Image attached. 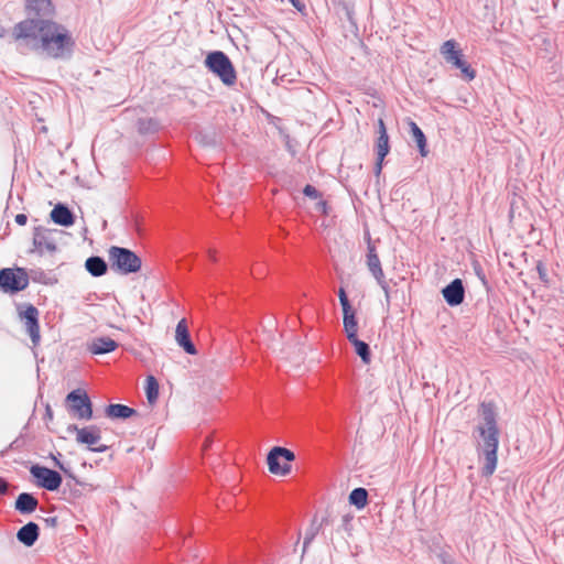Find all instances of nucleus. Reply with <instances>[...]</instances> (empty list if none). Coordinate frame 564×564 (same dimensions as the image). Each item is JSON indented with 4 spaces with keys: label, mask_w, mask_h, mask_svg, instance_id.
Listing matches in <instances>:
<instances>
[{
    "label": "nucleus",
    "mask_w": 564,
    "mask_h": 564,
    "mask_svg": "<svg viewBox=\"0 0 564 564\" xmlns=\"http://www.w3.org/2000/svg\"><path fill=\"white\" fill-rule=\"evenodd\" d=\"M18 51H41L50 57L65 58L72 53L74 45L67 30L45 19H26L19 22L13 31Z\"/></svg>",
    "instance_id": "f257e3e1"
},
{
    "label": "nucleus",
    "mask_w": 564,
    "mask_h": 564,
    "mask_svg": "<svg viewBox=\"0 0 564 564\" xmlns=\"http://www.w3.org/2000/svg\"><path fill=\"white\" fill-rule=\"evenodd\" d=\"M480 421L475 429L477 434V452L484 458L481 475L491 476L497 468V452L499 446V429L497 413L491 402H482L479 405Z\"/></svg>",
    "instance_id": "f03ea898"
},
{
    "label": "nucleus",
    "mask_w": 564,
    "mask_h": 564,
    "mask_svg": "<svg viewBox=\"0 0 564 564\" xmlns=\"http://www.w3.org/2000/svg\"><path fill=\"white\" fill-rule=\"evenodd\" d=\"M205 66L226 86H231L237 80V73L230 58L223 51H213L205 58Z\"/></svg>",
    "instance_id": "7ed1b4c3"
},
{
    "label": "nucleus",
    "mask_w": 564,
    "mask_h": 564,
    "mask_svg": "<svg viewBox=\"0 0 564 564\" xmlns=\"http://www.w3.org/2000/svg\"><path fill=\"white\" fill-rule=\"evenodd\" d=\"M111 268L121 274L135 273L141 269V258L130 249L112 246L109 249Z\"/></svg>",
    "instance_id": "20e7f679"
},
{
    "label": "nucleus",
    "mask_w": 564,
    "mask_h": 564,
    "mask_svg": "<svg viewBox=\"0 0 564 564\" xmlns=\"http://www.w3.org/2000/svg\"><path fill=\"white\" fill-rule=\"evenodd\" d=\"M65 405L68 413L77 420L89 421L93 419V403L84 389L78 388L70 391L66 395Z\"/></svg>",
    "instance_id": "39448f33"
},
{
    "label": "nucleus",
    "mask_w": 564,
    "mask_h": 564,
    "mask_svg": "<svg viewBox=\"0 0 564 564\" xmlns=\"http://www.w3.org/2000/svg\"><path fill=\"white\" fill-rule=\"evenodd\" d=\"M441 54L445 62L458 68L467 80H473L476 77L475 69L464 59L463 52L457 48V43L454 40H447L442 44Z\"/></svg>",
    "instance_id": "423d86ee"
},
{
    "label": "nucleus",
    "mask_w": 564,
    "mask_h": 564,
    "mask_svg": "<svg viewBox=\"0 0 564 564\" xmlns=\"http://www.w3.org/2000/svg\"><path fill=\"white\" fill-rule=\"evenodd\" d=\"M29 285V273L23 268H3L0 270V290L14 294Z\"/></svg>",
    "instance_id": "0eeeda50"
},
{
    "label": "nucleus",
    "mask_w": 564,
    "mask_h": 564,
    "mask_svg": "<svg viewBox=\"0 0 564 564\" xmlns=\"http://www.w3.org/2000/svg\"><path fill=\"white\" fill-rule=\"evenodd\" d=\"M295 459V454L285 447L274 446L267 456L270 473L286 476L291 473L290 463Z\"/></svg>",
    "instance_id": "6e6552de"
},
{
    "label": "nucleus",
    "mask_w": 564,
    "mask_h": 564,
    "mask_svg": "<svg viewBox=\"0 0 564 564\" xmlns=\"http://www.w3.org/2000/svg\"><path fill=\"white\" fill-rule=\"evenodd\" d=\"M68 433H76V441L79 444H86L89 446V451L95 453H105L108 451L107 445H97L101 440V431L97 425H89L85 427H78L76 424H70L67 426Z\"/></svg>",
    "instance_id": "1a4fd4ad"
},
{
    "label": "nucleus",
    "mask_w": 564,
    "mask_h": 564,
    "mask_svg": "<svg viewBox=\"0 0 564 564\" xmlns=\"http://www.w3.org/2000/svg\"><path fill=\"white\" fill-rule=\"evenodd\" d=\"M365 238L367 240V267L372 276L376 279L378 284L381 286L386 294V300L389 302L390 294H389V286L384 280V273L381 267L380 259L377 254L376 247L373 242L371 241V237L369 232H366Z\"/></svg>",
    "instance_id": "9d476101"
},
{
    "label": "nucleus",
    "mask_w": 564,
    "mask_h": 564,
    "mask_svg": "<svg viewBox=\"0 0 564 564\" xmlns=\"http://www.w3.org/2000/svg\"><path fill=\"white\" fill-rule=\"evenodd\" d=\"M30 474L35 478L40 488L48 491L57 490L63 481L61 474L54 469L41 465H32Z\"/></svg>",
    "instance_id": "9b49d317"
},
{
    "label": "nucleus",
    "mask_w": 564,
    "mask_h": 564,
    "mask_svg": "<svg viewBox=\"0 0 564 564\" xmlns=\"http://www.w3.org/2000/svg\"><path fill=\"white\" fill-rule=\"evenodd\" d=\"M20 318L24 321L25 329L31 337L34 346L39 345L41 340L40 325H39V310L29 304L24 311L19 313Z\"/></svg>",
    "instance_id": "f8f14e48"
},
{
    "label": "nucleus",
    "mask_w": 564,
    "mask_h": 564,
    "mask_svg": "<svg viewBox=\"0 0 564 564\" xmlns=\"http://www.w3.org/2000/svg\"><path fill=\"white\" fill-rule=\"evenodd\" d=\"M390 151L389 145V135L387 132V128L384 121L382 119L378 120V138L376 141V152H377V161L375 165L376 174H380L382 170V162L384 158L388 155Z\"/></svg>",
    "instance_id": "ddd939ff"
},
{
    "label": "nucleus",
    "mask_w": 564,
    "mask_h": 564,
    "mask_svg": "<svg viewBox=\"0 0 564 564\" xmlns=\"http://www.w3.org/2000/svg\"><path fill=\"white\" fill-rule=\"evenodd\" d=\"M57 229H47L43 227H35L33 232V245L40 251L44 250L54 252L56 250V240L54 235L58 234Z\"/></svg>",
    "instance_id": "4468645a"
},
{
    "label": "nucleus",
    "mask_w": 564,
    "mask_h": 564,
    "mask_svg": "<svg viewBox=\"0 0 564 564\" xmlns=\"http://www.w3.org/2000/svg\"><path fill=\"white\" fill-rule=\"evenodd\" d=\"M442 295L445 302L454 307L460 305L465 300V288L460 279H454L442 289Z\"/></svg>",
    "instance_id": "2eb2a0df"
},
{
    "label": "nucleus",
    "mask_w": 564,
    "mask_h": 564,
    "mask_svg": "<svg viewBox=\"0 0 564 564\" xmlns=\"http://www.w3.org/2000/svg\"><path fill=\"white\" fill-rule=\"evenodd\" d=\"M175 339L180 347L184 349L188 355H196L197 349L191 339V335L186 325L185 319H181L175 329Z\"/></svg>",
    "instance_id": "dca6fc26"
},
{
    "label": "nucleus",
    "mask_w": 564,
    "mask_h": 564,
    "mask_svg": "<svg viewBox=\"0 0 564 564\" xmlns=\"http://www.w3.org/2000/svg\"><path fill=\"white\" fill-rule=\"evenodd\" d=\"M40 536V527L35 522H28L17 532V540L26 547L35 544Z\"/></svg>",
    "instance_id": "f3484780"
},
{
    "label": "nucleus",
    "mask_w": 564,
    "mask_h": 564,
    "mask_svg": "<svg viewBox=\"0 0 564 564\" xmlns=\"http://www.w3.org/2000/svg\"><path fill=\"white\" fill-rule=\"evenodd\" d=\"M118 343L110 337H95L87 344V350L93 355H104L116 350Z\"/></svg>",
    "instance_id": "a211bd4d"
},
{
    "label": "nucleus",
    "mask_w": 564,
    "mask_h": 564,
    "mask_svg": "<svg viewBox=\"0 0 564 564\" xmlns=\"http://www.w3.org/2000/svg\"><path fill=\"white\" fill-rule=\"evenodd\" d=\"M51 219L54 224L70 227L75 223V216L73 212L62 203H58L54 206L50 214Z\"/></svg>",
    "instance_id": "6ab92c4d"
},
{
    "label": "nucleus",
    "mask_w": 564,
    "mask_h": 564,
    "mask_svg": "<svg viewBox=\"0 0 564 564\" xmlns=\"http://www.w3.org/2000/svg\"><path fill=\"white\" fill-rule=\"evenodd\" d=\"M39 500L30 492H21L14 502V509L21 514H30L37 509Z\"/></svg>",
    "instance_id": "aec40b11"
},
{
    "label": "nucleus",
    "mask_w": 564,
    "mask_h": 564,
    "mask_svg": "<svg viewBox=\"0 0 564 564\" xmlns=\"http://www.w3.org/2000/svg\"><path fill=\"white\" fill-rule=\"evenodd\" d=\"M106 416L110 419L117 420H127L133 415H137L138 412L128 405L120 403H111L105 409Z\"/></svg>",
    "instance_id": "412c9836"
},
{
    "label": "nucleus",
    "mask_w": 564,
    "mask_h": 564,
    "mask_svg": "<svg viewBox=\"0 0 564 564\" xmlns=\"http://www.w3.org/2000/svg\"><path fill=\"white\" fill-rule=\"evenodd\" d=\"M85 268L95 278L102 276L108 270L107 262L99 256L89 257L85 261Z\"/></svg>",
    "instance_id": "4be33fe9"
},
{
    "label": "nucleus",
    "mask_w": 564,
    "mask_h": 564,
    "mask_svg": "<svg viewBox=\"0 0 564 564\" xmlns=\"http://www.w3.org/2000/svg\"><path fill=\"white\" fill-rule=\"evenodd\" d=\"M343 324L347 339L356 337L358 333V322L354 310L343 312Z\"/></svg>",
    "instance_id": "5701e85b"
},
{
    "label": "nucleus",
    "mask_w": 564,
    "mask_h": 564,
    "mask_svg": "<svg viewBox=\"0 0 564 564\" xmlns=\"http://www.w3.org/2000/svg\"><path fill=\"white\" fill-rule=\"evenodd\" d=\"M336 11L340 19L345 18L351 25V28L357 29V23L355 20V7L351 2L340 0L336 3Z\"/></svg>",
    "instance_id": "b1692460"
},
{
    "label": "nucleus",
    "mask_w": 564,
    "mask_h": 564,
    "mask_svg": "<svg viewBox=\"0 0 564 564\" xmlns=\"http://www.w3.org/2000/svg\"><path fill=\"white\" fill-rule=\"evenodd\" d=\"M26 8L36 15H50L53 11L51 0H26Z\"/></svg>",
    "instance_id": "393cba45"
},
{
    "label": "nucleus",
    "mask_w": 564,
    "mask_h": 564,
    "mask_svg": "<svg viewBox=\"0 0 564 564\" xmlns=\"http://www.w3.org/2000/svg\"><path fill=\"white\" fill-rule=\"evenodd\" d=\"M409 126H410V132L412 134L413 141L416 143L420 154L422 156H426L429 151L426 149L427 143H426V137H425L424 132L414 121H410Z\"/></svg>",
    "instance_id": "a878e982"
},
{
    "label": "nucleus",
    "mask_w": 564,
    "mask_h": 564,
    "mask_svg": "<svg viewBox=\"0 0 564 564\" xmlns=\"http://www.w3.org/2000/svg\"><path fill=\"white\" fill-rule=\"evenodd\" d=\"M348 341L354 346L355 352L360 357L365 365H369L371 361L370 346L358 338V336L349 338Z\"/></svg>",
    "instance_id": "bb28decb"
},
{
    "label": "nucleus",
    "mask_w": 564,
    "mask_h": 564,
    "mask_svg": "<svg viewBox=\"0 0 564 564\" xmlns=\"http://www.w3.org/2000/svg\"><path fill=\"white\" fill-rule=\"evenodd\" d=\"M326 519H323L322 522L318 524L316 522V518H314L308 527V529L305 532L304 541H303V550H302V557L306 553L310 544L313 542L315 536L318 534L322 525L326 523Z\"/></svg>",
    "instance_id": "cd10ccee"
},
{
    "label": "nucleus",
    "mask_w": 564,
    "mask_h": 564,
    "mask_svg": "<svg viewBox=\"0 0 564 564\" xmlns=\"http://www.w3.org/2000/svg\"><path fill=\"white\" fill-rule=\"evenodd\" d=\"M138 132L140 134H154L156 133L161 124L160 122L154 118H140L137 122Z\"/></svg>",
    "instance_id": "c85d7f7f"
},
{
    "label": "nucleus",
    "mask_w": 564,
    "mask_h": 564,
    "mask_svg": "<svg viewBox=\"0 0 564 564\" xmlns=\"http://www.w3.org/2000/svg\"><path fill=\"white\" fill-rule=\"evenodd\" d=\"M349 503L357 509L365 508L368 503V491L362 487L352 489L349 494Z\"/></svg>",
    "instance_id": "c756f323"
},
{
    "label": "nucleus",
    "mask_w": 564,
    "mask_h": 564,
    "mask_svg": "<svg viewBox=\"0 0 564 564\" xmlns=\"http://www.w3.org/2000/svg\"><path fill=\"white\" fill-rule=\"evenodd\" d=\"M145 394L150 404H154L159 398V382L153 376L147 378Z\"/></svg>",
    "instance_id": "7c9ffc66"
},
{
    "label": "nucleus",
    "mask_w": 564,
    "mask_h": 564,
    "mask_svg": "<svg viewBox=\"0 0 564 564\" xmlns=\"http://www.w3.org/2000/svg\"><path fill=\"white\" fill-rule=\"evenodd\" d=\"M30 279L35 283H41L45 285H52L56 283V279H54L48 273L44 272L42 269H32L29 274V280Z\"/></svg>",
    "instance_id": "2f4dec72"
},
{
    "label": "nucleus",
    "mask_w": 564,
    "mask_h": 564,
    "mask_svg": "<svg viewBox=\"0 0 564 564\" xmlns=\"http://www.w3.org/2000/svg\"><path fill=\"white\" fill-rule=\"evenodd\" d=\"M338 297H339V302H340L343 312L348 311V310H352V307L350 305V302L348 300L347 293H346L344 288H340L338 290Z\"/></svg>",
    "instance_id": "473e14b6"
},
{
    "label": "nucleus",
    "mask_w": 564,
    "mask_h": 564,
    "mask_svg": "<svg viewBox=\"0 0 564 564\" xmlns=\"http://www.w3.org/2000/svg\"><path fill=\"white\" fill-rule=\"evenodd\" d=\"M536 271H538V274H539V279L544 282V283H547L549 282V278H547V269L546 267L544 265L543 262L539 261L538 264H536Z\"/></svg>",
    "instance_id": "72a5a7b5"
},
{
    "label": "nucleus",
    "mask_w": 564,
    "mask_h": 564,
    "mask_svg": "<svg viewBox=\"0 0 564 564\" xmlns=\"http://www.w3.org/2000/svg\"><path fill=\"white\" fill-rule=\"evenodd\" d=\"M54 465L58 467L65 475H67L69 478L74 479L76 484H79V481L76 479V477L72 474L69 468H66L64 464L57 459L56 457H53Z\"/></svg>",
    "instance_id": "f704fd0d"
},
{
    "label": "nucleus",
    "mask_w": 564,
    "mask_h": 564,
    "mask_svg": "<svg viewBox=\"0 0 564 564\" xmlns=\"http://www.w3.org/2000/svg\"><path fill=\"white\" fill-rule=\"evenodd\" d=\"M303 194L313 199H316L321 196V193L313 185H310V184H307L303 188Z\"/></svg>",
    "instance_id": "c9c22d12"
},
{
    "label": "nucleus",
    "mask_w": 564,
    "mask_h": 564,
    "mask_svg": "<svg viewBox=\"0 0 564 564\" xmlns=\"http://www.w3.org/2000/svg\"><path fill=\"white\" fill-rule=\"evenodd\" d=\"M292 6L300 12L304 11L306 6L303 0H289Z\"/></svg>",
    "instance_id": "e433bc0d"
},
{
    "label": "nucleus",
    "mask_w": 564,
    "mask_h": 564,
    "mask_svg": "<svg viewBox=\"0 0 564 564\" xmlns=\"http://www.w3.org/2000/svg\"><path fill=\"white\" fill-rule=\"evenodd\" d=\"M44 522L46 524V527H50V528H55L57 525V517H47V518H44Z\"/></svg>",
    "instance_id": "4c0bfd02"
},
{
    "label": "nucleus",
    "mask_w": 564,
    "mask_h": 564,
    "mask_svg": "<svg viewBox=\"0 0 564 564\" xmlns=\"http://www.w3.org/2000/svg\"><path fill=\"white\" fill-rule=\"evenodd\" d=\"M28 221V216L25 214H18L15 216V223L20 226H24Z\"/></svg>",
    "instance_id": "58836bf2"
},
{
    "label": "nucleus",
    "mask_w": 564,
    "mask_h": 564,
    "mask_svg": "<svg viewBox=\"0 0 564 564\" xmlns=\"http://www.w3.org/2000/svg\"><path fill=\"white\" fill-rule=\"evenodd\" d=\"M8 482L3 478H0V495H6L8 491Z\"/></svg>",
    "instance_id": "ea45409f"
},
{
    "label": "nucleus",
    "mask_w": 564,
    "mask_h": 564,
    "mask_svg": "<svg viewBox=\"0 0 564 564\" xmlns=\"http://www.w3.org/2000/svg\"><path fill=\"white\" fill-rule=\"evenodd\" d=\"M442 564H454V561L446 554L441 556Z\"/></svg>",
    "instance_id": "a19ab883"
},
{
    "label": "nucleus",
    "mask_w": 564,
    "mask_h": 564,
    "mask_svg": "<svg viewBox=\"0 0 564 564\" xmlns=\"http://www.w3.org/2000/svg\"><path fill=\"white\" fill-rule=\"evenodd\" d=\"M45 415H46L50 420H52V419H53V411H52V409H51V406H50L48 404L46 405V409H45Z\"/></svg>",
    "instance_id": "79ce46f5"
},
{
    "label": "nucleus",
    "mask_w": 564,
    "mask_h": 564,
    "mask_svg": "<svg viewBox=\"0 0 564 564\" xmlns=\"http://www.w3.org/2000/svg\"><path fill=\"white\" fill-rule=\"evenodd\" d=\"M6 35H7L6 28L0 24V37H4Z\"/></svg>",
    "instance_id": "37998d69"
},
{
    "label": "nucleus",
    "mask_w": 564,
    "mask_h": 564,
    "mask_svg": "<svg viewBox=\"0 0 564 564\" xmlns=\"http://www.w3.org/2000/svg\"><path fill=\"white\" fill-rule=\"evenodd\" d=\"M212 444V441L209 438H206L205 443H204V451H206Z\"/></svg>",
    "instance_id": "c03bdc74"
},
{
    "label": "nucleus",
    "mask_w": 564,
    "mask_h": 564,
    "mask_svg": "<svg viewBox=\"0 0 564 564\" xmlns=\"http://www.w3.org/2000/svg\"><path fill=\"white\" fill-rule=\"evenodd\" d=\"M209 257H210V259H212L213 261H215V260H216L215 254H214V252H213L212 250H209Z\"/></svg>",
    "instance_id": "a18cd8bd"
}]
</instances>
